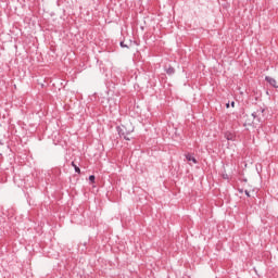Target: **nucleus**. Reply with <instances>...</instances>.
<instances>
[{"mask_svg": "<svg viewBox=\"0 0 278 278\" xmlns=\"http://www.w3.org/2000/svg\"><path fill=\"white\" fill-rule=\"evenodd\" d=\"M231 108H236V102L235 101L231 102Z\"/></svg>", "mask_w": 278, "mask_h": 278, "instance_id": "nucleus-11", "label": "nucleus"}, {"mask_svg": "<svg viewBox=\"0 0 278 278\" xmlns=\"http://www.w3.org/2000/svg\"><path fill=\"white\" fill-rule=\"evenodd\" d=\"M244 193L247 197H251V193H249V190H245Z\"/></svg>", "mask_w": 278, "mask_h": 278, "instance_id": "nucleus-10", "label": "nucleus"}, {"mask_svg": "<svg viewBox=\"0 0 278 278\" xmlns=\"http://www.w3.org/2000/svg\"><path fill=\"white\" fill-rule=\"evenodd\" d=\"M185 156H186L187 162H192L193 164H199V161H197V159L191 153H187Z\"/></svg>", "mask_w": 278, "mask_h": 278, "instance_id": "nucleus-3", "label": "nucleus"}, {"mask_svg": "<svg viewBox=\"0 0 278 278\" xmlns=\"http://www.w3.org/2000/svg\"><path fill=\"white\" fill-rule=\"evenodd\" d=\"M119 46H121L123 49H129V46L125 45V41H121V42H119Z\"/></svg>", "mask_w": 278, "mask_h": 278, "instance_id": "nucleus-7", "label": "nucleus"}, {"mask_svg": "<svg viewBox=\"0 0 278 278\" xmlns=\"http://www.w3.org/2000/svg\"><path fill=\"white\" fill-rule=\"evenodd\" d=\"M253 118H257V112L252 113Z\"/></svg>", "mask_w": 278, "mask_h": 278, "instance_id": "nucleus-9", "label": "nucleus"}, {"mask_svg": "<svg viewBox=\"0 0 278 278\" xmlns=\"http://www.w3.org/2000/svg\"><path fill=\"white\" fill-rule=\"evenodd\" d=\"M240 194H242V192H244V189H238Z\"/></svg>", "mask_w": 278, "mask_h": 278, "instance_id": "nucleus-12", "label": "nucleus"}, {"mask_svg": "<svg viewBox=\"0 0 278 278\" xmlns=\"http://www.w3.org/2000/svg\"><path fill=\"white\" fill-rule=\"evenodd\" d=\"M265 81H267V84H269V86H271L273 88H278L277 80L275 78L266 76Z\"/></svg>", "mask_w": 278, "mask_h": 278, "instance_id": "nucleus-2", "label": "nucleus"}, {"mask_svg": "<svg viewBox=\"0 0 278 278\" xmlns=\"http://www.w3.org/2000/svg\"><path fill=\"white\" fill-rule=\"evenodd\" d=\"M94 179H96L94 175L89 176V181H91V184H94Z\"/></svg>", "mask_w": 278, "mask_h": 278, "instance_id": "nucleus-8", "label": "nucleus"}, {"mask_svg": "<svg viewBox=\"0 0 278 278\" xmlns=\"http://www.w3.org/2000/svg\"><path fill=\"white\" fill-rule=\"evenodd\" d=\"M225 138H226V140H230L231 142H233V140H236V136L229 131L225 132Z\"/></svg>", "mask_w": 278, "mask_h": 278, "instance_id": "nucleus-4", "label": "nucleus"}, {"mask_svg": "<svg viewBox=\"0 0 278 278\" xmlns=\"http://www.w3.org/2000/svg\"><path fill=\"white\" fill-rule=\"evenodd\" d=\"M261 113L264 114V109L261 110Z\"/></svg>", "mask_w": 278, "mask_h": 278, "instance_id": "nucleus-13", "label": "nucleus"}, {"mask_svg": "<svg viewBox=\"0 0 278 278\" xmlns=\"http://www.w3.org/2000/svg\"><path fill=\"white\" fill-rule=\"evenodd\" d=\"M72 166H74L75 173H81V169L75 165V162H72Z\"/></svg>", "mask_w": 278, "mask_h": 278, "instance_id": "nucleus-6", "label": "nucleus"}, {"mask_svg": "<svg viewBox=\"0 0 278 278\" xmlns=\"http://www.w3.org/2000/svg\"><path fill=\"white\" fill-rule=\"evenodd\" d=\"M226 108H229V103L226 104Z\"/></svg>", "mask_w": 278, "mask_h": 278, "instance_id": "nucleus-14", "label": "nucleus"}, {"mask_svg": "<svg viewBox=\"0 0 278 278\" xmlns=\"http://www.w3.org/2000/svg\"><path fill=\"white\" fill-rule=\"evenodd\" d=\"M165 73H167L168 75H175V67L173 66H165Z\"/></svg>", "mask_w": 278, "mask_h": 278, "instance_id": "nucleus-5", "label": "nucleus"}, {"mask_svg": "<svg viewBox=\"0 0 278 278\" xmlns=\"http://www.w3.org/2000/svg\"><path fill=\"white\" fill-rule=\"evenodd\" d=\"M116 131L119 138H124V140H131V138H129V134H131L134 130H127V127L125 126H117Z\"/></svg>", "mask_w": 278, "mask_h": 278, "instance_id": "nucleus-1", "label": "nucleus"}]
</instances>
